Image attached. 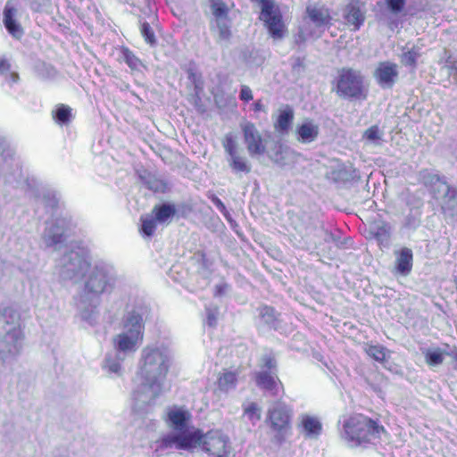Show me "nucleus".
Here are the masks:
<instances>
[{"label": "nucleus", "instance_id": "obj_1", "mask_svg": "<svg viewBox=\"0 0 457 457\" xmlns=\"http://www.w3.org/2000/svg\"><path fill=\"white\" fill-rule=\"evenodd\" d=\"M169 420L174 431L155 442L154 453L160 457L162 452L175 447L181 450H191L196 447L202 437L200 429H190L187 422L190 419L188 411L181 409L170 410L168 413Z\"/></svg>", "mask_w": 457, "mask_h": 457}, {"label": "nucleus", "instance_id": "obj_2", "mask_svg": "<svg viewBox=\"0 0 457 457\" xmlns=\"http://www.w3.org/2000/svg\"><path fill=\"white\" fill-rule=\"evenodd\" d=\"M173 360L172 352L164 345L145 347L139 361L142 379L164 385Z\"/></svg>", "mask_w": 457, "mask_h": 457}, {"label": "nucleus", "instance_id": "obj_3", "mask_svg": "<svg viewBox=\"0 0 457 457\" xmlns=\"http://www.w3.org/2000/svg\"><path fill=\"white\" fill-rule=\"evenodd\" d=\"M342 437L350 447L363 446L385 433L383 426L361 414L350 417L344 423Z\"/></svg>", "mask_w": 457, "mask_h": 457}, {"label": "nucleus", "instance_id": "obj_4", "mask_svg": "<svg viewBox=\"0 0 457 457\" xmlns=\"http://www.w3.org/2000/svg\"><path fill=\"white\" fill-rule=\"evenodd\" d=\"M90 262L82 250H71L64 253L55 264V270L63 281H79L88 271Z\"/></svg>", "mask_w": 457, "mask_h": 457}, {"label": "nucleus", "instance_id": "obj_5", "mask_svg": "<svg viewBox=\"0 0 457 457\" xmlns=\"http://www.w3.org/2000/svg\"><path fill=\"white\" fill-rule=\"evenodd\" d=\"M420 182L428 188L432 196L436 199L443 197L442 209H451L457 212V189L449 186L445 177H440L428 170H423L419 173Z\"/></svg>", "mask_w": 457, "mask_h": 457}, {"label": "nucleus", "instance_id": "obj_6", "mask_svg": "<svg viewBox=\"0 0 457 457\" xmlns=\"http://www.w3.org/2000/svg\"><path fill=\"white\" fill-rule=\"evenodd\" d=\"M139 339L121 332L113 338L114 350L108 353L104 359V368L110 374L120 376L122 374L121 362L129 353L137 349V343Z\"/></svg>", "mask_w": 457, "mask_h": 457}, {"label": "nucleus", "instance_id": "obj_7", "mask_svg": "<svg viewBox=\"0 0 457 457\" xmlns=\"http://www.w3.org/2000/svg\"><path fill=\"white\" fill-rule=\"evenodd\" d=\"M116 280L117 278L112 266L106 263H97L90 270L83 291L101 296L104 293L112 291Z\"/></svg>", "mask_w": 457, "mask_h": 457}, {"label": "nucleus", "instance_id": "obj_8", "mask_svg": "<svg viewBox=\"0 0 457 457\" xmlns=\"http://www.w3.org/2000/svg\"><path fill=\"white\" fill-rule=\"evenodd\" d=\"M337 94L343 98L365 99L366 90L363 86V76L361 71L343 68L337 80Z\"/></svg>", "mask_w": 457, "mask_h": 457}, {"label": "nucleus", "instance_id": "obj_9", "mask_svg": "<svg viewBox=\"0 0 457 457\" xmlns=\"http://www.w3.org/2000/svg\"><path fill=\"white\" fill-rule=\"evenodd\" d=\"M291 410L281 402H278L268 411V421L273 433L272 441L280 445L285 441L290 428Z\"/></svg>", "mask_w": 457, "mask_h": 457}, {"label": "nucleus", "instance_id": "obj_10", "mask_svg": "<svg viewBox=\"0 0 457 457\" xmlns=\"http://www.w3.org/2000/svg\"><path fill=\"white\" fill-rule=\"evenodd\" d=\"M70 221L65 218H56L46 222L41 236V240L46 248L60 249L68 239Z\"/></svg>", "mask_w": 457, "mask_h": 457}, {"label": "nucleus", "instance_id": "obj_11", "mask_svg": "<svg viewBox=\"0 0 457 457\" xmlns=\"http://www.w3.org/2000/svg\"><path fill=\"white\" fill-rule=\"evenodd\" d=\"M162 384L154 381H145L133 391L134 408L138 411H145L148 407L154 404L155 400L163 391Z\"/></svg>", "mask_w": 457, "mask_h": 457}, {"label": "nucleus", "instance_id": "obj_12", "mask_svg": "<svg viewBox=\"0 0 457 457\" xmlns=\"http://www.w3.org/2000/svg\"><path fill=\"white\" fill-rule=\"evenodd\" d=\"M222 145L228 154V164L235 174L241 176L251 172V164L247 158L240 154L236 137L231 133L225 136Z\"/></svg>", "mask_w": 457, "mask_h": 457}, {"label": "nucleus", "instance_id": "obj_13", "mask_svg": "<svg viewBox=\"0 0 457 457\" xmlns=\"http://www.w3.org/2000/svg\"><path fill=\"white\" fill-rule=\"evenodd\" d=\"M201 445L203 451L214 457H227L230 451L229 439L220 430H211L202 433V437L196 446Z\"/></svg>", "mask_w": 457, "mask_h": 457}, {"label": "nucleus", "instance_id": "obj_14", "mask_svg": "<svg viewBox=\"0 0 457 457\" xmlns=\"http://www.w3.org/2000/svg\"><path fill=\"white\" fill-rule=\"evenodd\" d=\"M260 20L262 21L267 27L269 33L274 39H281L286 32V27L282 21V14L274 2L265 3L262 6Z\"/></svg>", "mask_w": 457, "mask_h": 457}, {"label": "nucleus", "instance_id": "obj_15", "mask_svg": "<svg viewBox=\"0 0 457 457\" xmlns=\"http://www.w3.org/2000/svg\"><path fill=\"white\" fill-rule=\"evenodd\" d=\"M100 296L82 291L76 299L79 317L89 325H94L99 315Z\"/></svg>", "mask_w": 457, "mask_h": 457}, {"label": "nucleus", "instance_id": "obj_16", "mask_svg": "<svg viewBox=\"0 0 457 457\" xmlns=\"http://www.w3.org/2000/svg\"><path fill=\"white\" fill-rule=\"evenodd\" d=\"M331 20L330 12L328 8L309 5L306 7L303 24H307L309 28H312V30L318 32V37H320L325 29L331 25Z\"/></svg>", "mask_w": 457, "mask_h": 457}, {"label": "nucleus", "instance_id": "obj_17", "mask_svg": "<svg viewBox=\"0 0 457 457\" xmlns=\"http://www.w3.org/2000/svg\"><path fill=\"white\" fill-rule=\"evenodd\" d=\"M241 127L244 134V141L249 154L251 156L263 154L266 152V147L255 126L251 122H246Z\"/></svg>", "mask_w": 457, "mask_h": 457}, {"label": "nucleus", "instance_id": "obj_18", "mask_svg": "<svg viewBox=\"0 0 457 457\" xmlns=\"http://www.w3.org/2000/svg\"><path fill=\"white\" fill-rule=\"evenodd\" d=\"M398 67L391 62H381L374 71V77L382 88H391L398 79Z\"/></svg>", "mask_w": 457, "mask_h": 457}, {"label": "nucleus", "instance_id": "obj_19", "mask_svg": "<svg viewBox=\"0 0 457 457\" xmlns=\"http://www.w3.org/2000/svg\"><path fill=\"white\" fill-rule=\"evenodd\" d=\"M21 334H6L0 336V357L4 361L12 360L20 353Z\"/></svg>", "mask_w": 457, "mask_h": 457}, {"label": "nucleus", "instance_id": "obj_20", "mask_svg": "<svg viewBox=\"0 0 457 457\" xmlns=\"http://www.w3.org/2000/svg\"><path fill=\"white\" fill-rule=\"evenodd\" d=\"M343 17L347 24L358 30L365 21L364 4L359 0H350L343 11Z\"/></svg>", "mask_w": 457, "mask_h": 457}, {"label": "nucleus", "instance_id": "obj_21", "mask_svg": "<svg viewBox=\"0 0 457 457\" xmlns=\"http://www.w3.org/2000/svg\"><path fill=\"white\" fill-rule=\"evenodd\" d=\"M6 334H21L19 312L7 307L0 313V336Z\"/></svg>", "mask_w": 457, "mask_h": 457}, {"label": "nucleus", "instance_id": "obj_22", "mask_svg": "<svg viewBox=\"0 0 457 457\" xmlns=\"http://www.w3.org/2000/svg\"><path fill=\"white\" fill-rule=\"evenodd\" d=\"M144 317L139 310H132L124 318L123 331L137 339H142L144 331Z\"/></svg>", "mask_w": 457, "mask_h": 457}, {"label": "nucleus", "instance_id": "obj_23", "mask_svg": "<svg viewBox=\"0 0 457 457\" xmlns=\"http://www.w3.org/2000/svg\"><path fill=\"white\" fill-rule=\"evenodd\" d=\"M326 179L337 183H346L359 179L358 171L352 166L338 164L326 173Z\"/></svg>", "mask_w": 457, "mask_h": 457}, {"label": "nucleus", "instance_id": "obj_24", "mask_svg": "<svg viewBox=\"0 0 457 457\" xmlns=\"http://www.w3.org/2000/svg\"><path fill=\"white\" fill-rule=\"evenodd\" d=\"M269 158L278 167L285 168L295 162V153L281 144H275L268 152Z\"/></svg>", "mask_w": 457, "mask_h": 457}, {"label": "nucleus", "instance_id": "obj_25", "mask_svg": "<svg viewBox=\"0 0 457 457\" xmlns=\"http://www.w3.org/2000/svg\"><path fill=\"white\" fill-rule=\"evenodd\" d=\"M17 9L7 2L4 9V24L7 31L16 39L21 38L24 34L21 25L15 20Z\"/></svg>", "mask_w": 457, "mask_h": 457}, {"label": "nucleus", "instance_id": "obj_26", "mask_svg": "<svg viewBox=\"0 0 457 457\" xmlns=\"http://www.w3.org/2000/svg\"><path fill=\"white\" fill-rule=\"evenodd\" d=\"M255 382L259 387L270 392L272 395H277L278 391V383L275 373L261 371L255 375Z\"/></svg>", "mask_w": 457, "mask_h": 457}, {"label": "nucleus", "instance_id": "obj_27", "mask_svg": "<svg viewBox=\"0 0 457 457\" xmlns=\"http://www.w3.org/2000/svg\"><path fill=\"white\" fill-rule=\"evenodd\" d=\"M31 193L36 199L41 200L46 207L54 209L58 206L60 197L54 190L40 186L33 189Z\"/></svg>", "mask_w": 457, "mask_h": 457}, {"label": "nucleus", "instance_id": "obj_28", "mask_svg": "<svg viewBox=\"0 0 457 457\" xmlns=\"http://www.w3.org/2000/svg\"><path fill=\"white\" fill-rule=\"evenodd\" d=\"M294 116L293 108L288 104L285 105L279 110V114L274 123L275 129L281 134L287 133L293 123Z\"/></svg>", "mask_w": 457, "mask_h": 457}, {"label": "nucleus", "instance_id": "obj_29", "mask_svg": "<svg viewBox=\"0 0 457 457\" xmlns=\"http://www.w3.org/2000/svg\"><path fill=\"white\" fill-rule=\"evenodd\" d=\"M412 251L410 248L403 247L396 253V265L397 272L402 275H408L412 268Z\"/></svg>", "mask_w": 457, "mask_h": 457}, {"label": "nucleus", "instance_id": "obj_30", "mask_svg": "<svg viewBox=\"0 0 457 457\" xmlns=\"http://www.w3.org/2000/svg\"><path fill=\"white\" fill-rule=\"evenodd\" d=\"M211 30L217 33V42L218 43H228L231 37V21H211L210 23Z\"/></svg>", "mask_w": 457, "mask_h": 457}, {"label": "nucleus", "instance_id": "obj_31", "mask_svg": "<svg viewBox=\"0 0 457 457\" xmlns=\"http://www.w3.org/2000/svg\"><path fill=\"white\" fill-rule=\"evenodd\" d=\"M319 132V126L307 120L297 129L298 140L303 143L313 142L318 137Z\"/></svg>", "mask_w": 457, "mask_h": 457}, {"label": "nucleus", "instance_id": "obj_32", "mask_svg": "<svg viewBox=\"0 0 457 457\" xmlns=\"http://www.w3.org/2000/svg\"><path fill=\"white\" fill-rule=\"evenodd\" d=\"M370 232L380 245H386L388 243L390 237V226L387 223L384 221L375 222L371 225Z\"/></svg>", "mask_w": 457, "mask_h": 457}, {"label": "nucleus", "instance_id": "obj_33", "mask_svg": "<svg viewBox=\"0 0 457 457\" xmlns=\"http://www.w3.org/2000/svg\"><path fill=\"white\" fill-rule=\"evenodd\" d=\"M35 72L37 77L48 81L55 80L59 76L58 71L52 64L45 62H38L36 63Z\"/></svg>", "mask_w": 457, "mask_h": 457}, {"label": "nucleus", "instance_id": "obj_34", "mask_svg": "<svg viewBox=\"0 0 457 457\" xmlns=\"http://www.w3.org/2000/svg\"><path fill=\"white\" fill-rule=\"evenodd\" d=\"M0 75L11 86L17 83L20 79L18 72L12 70L10 61L2 55H0Z\"/></svg>", "mask_w": 457, "mask_h": 457}, {"label": "nucleus", "instance_id": "obj_35", "mask_svg": "<svg viewBox=\"0 0 457 457\" xmlns=\"http://www.w3.org/2000/svg\"><path fill=\"white\" fill-rule=\"evenodd\" d=\"M302 426L307 436L317 437L321 432V423L318 419L304 414L302 416Z\"/></svg>", "mask_w": 457, "mask_h": 457}, {"label": "nucleus", "instance_id": "obj_36", "mask_svg": "<svg viewBox=\"0 0 457 457\" xmlns=\"http://www.w3.org/2000/svg\"><path fill=\"white\" fill-rule=\"evenodd\" d=\"M155 213V220L160 223H164L168 219L173 217L176 213L174 204L164 203L161 205H156L153 211Z\"/></svg>", "mask_w": 457, "mask_h": 457}, {"label": "nucleus", "instance_id": "obj_37", "mask_svg": "<svg viewBox=\"0 0 457 457\" xmlns=\"http://www.w3.org/2000/svg\"><path fill=\"white\" fill-rule=\"evenodd\" d=\"M211 12L213 16L212 21H225L228 18V8L221 0H212L210 4Z\"/></svg>", "mask_w": 457, "mask_h": 457}, {"label": "nucleus", "instance_id": "obj_38", "mask_svg": "<svg viewBox=\"0 0 457 457\" xmlns=\"http://www.w3.org/2000/svg\"><path fill=\"white\" fill-rule=\"evenodd\" d=\"M53 118L60 125H67L71 122L72 114L71 109L64 104H59L52 112Z\"/></svg>", "mask_w": 457, "mask_h": 457}, {"label": "nucleus", "instance_id": "obj_39", "mask_svg": "<svg viewBox=\"0 0 457 457\" xmlns=\"http://www.w3.org/2000/svg\"><path fill=\"white\" fill-rule=\"evenodd\" d=\"M12 160V151L7 141L0 137V176L4 171L5 167Z\"/></svg>", "mask_w": 457, "mask_h": 457}, {"label": "nucleus", "instance_id": "obj_40", "mask_svg": "<svg viewBox=\"0 0 457 457\" xmlns=\"http://www.w3.org/2000/svg\"><path fill=\"white\" fill-rule=\"evenodd\" d=\"M121 57L131 70L137 71L142 66V62L129 48H121Z\"/></svg>", "mask_w": 457, "mask_h": 457}, {"label": "nucleus", "instance_id": "obj_41", "mask_svg": "<svg viewBox=\"0 0 457 457\" xmlns=\"http://www.w3.org/2000/svg\"><path fill=\"white\" fill-rule=\"evenodd\" d=\"M237 374L232 371H226L219 378V386L221 390L228 391L235 387Z\"/></svg>", "mask_w": 457, "mask_h": 457}, {"label": "nucleus", "instance_id": "obj_42", "mask_svg": "<svg viewBox=\"0 0 457 457\" xmlns=\"http://www.w3.org/2000/svg\"><path fill=\"white\" fill-rule=\"evenodd\" d=\"M309 37H319L318 32L312 30V28H309L308 25L303 24L299 28V31L295 36V42L297 45L304 43Z\"/></svg>", "mask_w": 457, "mask_h": 457}, {"label": "nucleus", "instance_id": "obj_43", "mask_svg": "<svg viewBox=\"0 0 457 457\" xmlns=\"http://www.w3.org/2000/svg\"><path fill=\"white\" fill-rule=\"evenodd\" d=\"M386 348L382 345H370L366 348L367 354L379 362L386 360Z\"/></svg>", "mask_w": 457, "mask_h": 457}, {"label": "nucleus", "instance_id": "obj_44", "mask_svg": "<svg viewBox=\"0 0 457 457\" xmlns=\"http://www.w3.org/2000/svg\"><path fill=\"white\" fill-rule=\"evenodd\" d=\"M156 220L153 217H142L141 218V232L145 237H152L156 228Z\"/></svg>", "mask_w": 457, "mask_h": 457}, {"label": "nucleus", "instance_id": "obj_45", "mask_svg": "<svg viewBox=\"0 0 457 457\" xmlns=\"http://www.w3.org/2000/svg\"><path fill=\"white\" fill-rule=\"evenodd\" d=\"M260 316L266 324L270 326L275 325L277 317L275 314V310L272 307L264 306L261 308Z\"/></svg>", "mask_w": 457, "mask_h": 457}, {"label": "nucleus", "instance_id": "obj_46", "mask_svg": "<svg viewBox=\"0 0 457 457\" xmlns=\"http://www.w3.org/2000/svg\"><path fill=\"white\" fill-rule=\"evenodd\" d=\"M141 33L145 37L146 43L150 46H154L157 44V39L155 37L154 32L151 28L150 24L147 22H144L141 26Z\"/></svg>", "mask_w": 457, "mask_h": 457}, {"label": "nucleus", "instance_id": "obj_47", "mask_svg": "<svg viewBox=\"0 0 457 457\" xmlns=\"http://www.w3.org/2000/svg\"><path fill=\"white\" fill-rule=\"evenodd\" d=\"M426 361L432 366H437L443 363L444 358L442 353L436 348L428 350L426 353Z\"/></svg>", "mask_w": 457, "mask_h": 457}, {"label": "nucleus", "instance_id": "obj_48", "mask_svg": "<svg viewBox=\"0 0 457 457\" xmlns=\"http://www.w3.org/2000/svg\"><path fill=\"white\" fill-rule=\"evenodd\" d=\"M420 54L414 48L404 52L402 54L401 62L405 66H415Z\"/></svg>", "mask_w": 457, "mask_h": 457}, {"label": "nucleus", "instance_id": "obj_49", "mask_svg": "<svg viewBox=\"0 0 457 457\" xmlns=\"http://www.w3.org/2000/svg\"><path fill=\"white\" fill-rule=\"evenodd\" d=\"M245 415L254 424L261 420V409L255 403H252L245 409Z\"/></svg>", "mask_w": 457, "mask_h": 457}, {"label": "nucleus", "instance_id": "obj_50", "mask_svg": "<svg viewBox=\"0 0 457 457\" xmlns=\"http://www.w3.org/2000/svg\"><path fill=\"white\" fill-rule=\"evenodd\" d=\"M382 133L380 132L378 126H372L370 129H368L365 133L364 137L370 142H373L377 145L380 144Z\"/></svg>", "mask_w": 457, "mask_h": 457}, {"label": "nucleus", "instance_id": "obj_51", "mask_svg": "<svg viewBox=\"0 0 457 457\" xmlns=\"http://www.w3.org/2000/svg\"><path fill=\"white\" fill-rule=\"evenodd\" d=\"M443 67L448 71L449 76H452L457 83V61L449 55L445 60Z\"/></svg>", "mask_w": 457, "mask_h": 457}, {"label": "nucleus", "instance_id": "obj_52", "mask_svg": "<svg viewBox=\"0 0 457 457\" xmlns=\"http://www.w3.org/2000/svg\"><path fill=\"white\" fill-rule=\"evenodd\" d=\"M188 79L195 86V90L196 93L203 89V80L200 74H198L194 69L189 68L187 70Z\"/></svg>", "mask_w": 457, "mask_h": 457}, {"label": "nucleus", "instance_id": "obj_53", "mask_svg": "<svg viewBox=\"0 0 457 457\" xmlns=\"http://www.w3.org/2000/svg\"><path fill=\"white\" fill-rule=\"evenodd\" d=\"M406 0H386L388 10L395 14L400 13L405 5Z\"/></svg>", "mask_w": 457, "mask_h": 457}, {"label": "nucleus", "instance_id": "obj_54", "mask_svg": "<svg viewBox=\"0 0 457 457\" xmlns=\"http://www.w3.org/2000/svg\"><path fill=\"white\" fill-rule=\"evenodd\" d=\"M218 308H206V323L209 327L214 328L217 325Z\"/></svg>", "mask_w": 457, "mask_h": 457}, {"label": "nucleus", "instance_id": "obj_55", "mask_svg": "<svg viewBox=\"0 0 457 457\" xmlns=\"http://www.w3.org/2000/svg\"><path fill=\"white\" fill-rule=\"evenodd\" d=\"M142 181L144 182L145 185H146V187L150 189V190H153V191H158L160 189V186H159V181H157L154 178H145L144 176H140Z\"/></svg>", "mask_w": 457, "mask_h": 457}, {"label": "nucleus", "instance_id": "obj_56", "mask_svg": "<svg viewBox=\"0 0 457 457\" xmlns=\"http://www.w3.org/2000/svg\"><path fill=\"white\" fill-rule=\"evenodd\" d=\"M208 197L215 204V206L220 210V212L223 214V216L228 212V211L227 210L225 204L215 195L210 194Z\"/></svg>", "mask_w": 457, "mask_h": 457}, {"label": "nucleus", "instance_id": "obj_57", "mask_svg": "<svg viewBox=\"0 0 457 457\" xmlns=\"http://www.w3.org/2000/svg\"><path fill=\"white\" fill-rule=\"evenodd\" d=\"M239 97L241 100L248 102L253 99L252 90L247 86H242Z\"/></svg>", "mask_w": 457, "mask_h": 457}, {"label": "nucleus", "instance_id": "obj_58", "mask_svg": "<svg viewBox=\"0 0 457 457\" xmlns=\"http://www.w3.org/2000/svg\"><path fill=\"white\" fill-rule=\"evenodd\" d=\"M264 367L269 370L268 372L274 373L273 370L276 368V361L271 357L266 356L264 358Z\"/></svg>", "mask_w": 457, "mask_h": 457}, {"label": "nucleus", "instance_id": "obj_59", "mask_svg": "<svg viewBox=\"0 0 457 457\" xmlns=\"http://www.w3.org/2000/svg\"><path fill=\"white\" fill-rule=\"evenodd\" d=\"M407 204L415 208H419L420 206L422 205V199L420 197H416L415 195H409V198L407 199Z\"/></svg>", "mask_w": 457, "mask_h": 457}, {"label": "nucleus", "instance_id": "obj_60", "mask_svg": "<svg viewBox=\"0 0 457 457\" xmlns=\"http://www.w3.org/2000/svg\"><path fill=\"white\" fill-rule=\"evenodd\" d=\"M437 349L442 353L443 357L445 355L451 357L453 355L452 352H453V350H455L456 347L445 345V346L444 348H437Z\"/></svg>", "mask_w": 457, "mask_h": 457}, {"label": "nucleus", "instance_id": "obj_61", "mask_svg": "<svg viewBox=\"0 0 457 457\" xmlns=\"http://www.w3.org/2000/svg\"><path fill=\"white\" fill-rule=\"evenodd\" d=\"M324 240L327 242L333 241L336 243V245L337 246L339 245V244H341V242L338 239H337L336 237L332 233H329L328 231H325Z\"/></svg>", "mask_w": 457, "mask_h": 457}, {"label": "nucleus", "instance_id": "obj_62", "mask_svg": "<svg viewBox=\"0 0 457 457\" xmlns=\"http://www.w3.org/2000/svg\"><path fill=\"white\" fill-rule=\"evenodd\" d=\"M225 219L227 220V221L230 224L231 228H236V227H237V223L236 222V220L231 217L230 213L228 212L227 214L224 215Z\"/></svg>", "mask_w": 457, "mask_h": 457}, {"label": "nucleus", "instance_id": "obj_63", "mask_svg": "<svg viewBox=\"0 0 457 457\" xmlns=\"http://www.w3.org/2000/svg\"><path fill=\"white\" fill-rule=\"evenodd\" d=\"M293 69H296V68H300V67H303V59L300 58V57H296L294 61V63H293Z\"/></svg>", "mask_w": 457, "mask_h": 457}, {"label": "nucleus", "instance_id": "obj_64", "mask_svg": "<svg viewBox=\"0 0 457 457\" xmlns=\"http://www.w3.org/2000/svg\"><path fill=\"white\" fill-rule=\"evenodd\" d=\"M227 287L226 285H218L216 286V291H215V295H221L225 290V288Z\"/></svg>", "mask_w": 457, "mask_h": 457}]
</instances>
